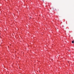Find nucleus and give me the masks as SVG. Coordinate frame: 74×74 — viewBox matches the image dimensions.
<instances>
[{
	"mask_svg": "<svg viewBox=\"0 0 74 74\" xmlns=\"http://www.w3.org/2000/svg\"><path fill=\"white\" fill-rule=\"evenodd\" d=\"M72 43H74V41L73 40V41H72Z\"/></svg>",
	"mask_w": 74,
	"mask_h": 74,
	"instance_id": "1",
	"label": "nucleus"
}]
</instances>
